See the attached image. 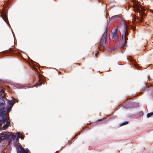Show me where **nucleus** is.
I'll return each mask as SVG.
<instances>
[{
	"label": "nucleus",
	"instance_id": "f257e3e1",
	"mask_svg": "<svg viewBox=\"0 0 153 153\" xmlns=\"http://www.w3.org/2000/svg\"><path fill=\"white\" fill-rule=\"evenodd\" d=\"M120 33L121 37L120 40H123L124 36H126L125 31H126V24L124 21H122L120 24L115 28L114 31L111 33V40L114 42V46L112 48H106L105 50L110 51L112 52H115L117 49V48H120L122 46L119 40V37L117 34V31Z\"/></svg>",
	"mask_w": 153,
	"mask_h": 153
},
{
	"label": "nucleus",
	"instance_id": "f03ea898",
	"mask_svg": "<svg viewBox=\"0 0 153 153\" xmlns=\"http://www.w3.org/2000/svg\"><path fill=\"white\" fill-rule=\"evenodd\" d=\"M30 60L31 61L29 63L30 66L32 70L35 72V75L34 76L35 79L33 80L32 86L29 87L25 85L16 84L13 85L14 87L17 89H22L25 87L29 88L32 87H38L42 85L43 82L44 81V76L39 73L40 70L36 68L37 67L39 68L40 66L38 63L31 59Z\"/></svg>",
	"mask_w": 153,
	"mask_h": 153
},
{
	"label": "nucleus",
	"instance_id": "7ed1b4c3",
	"mask_svg": "<svg viewBox=\"0 0 153 153\" xmlns=\"http://www.w3.org/2000/svg\"><path fill=\"white\" fill-rule=\"evenodd\" d=\"M133 9L136 14L132 17L134 25H131V28L132 30H134L135 29V25L142 24L143 22H144L143 19L146 16V10L149 11L152 13H153V10L145 8L143 6L139 4L135 5L133 7Z\"/></svg>",
	"mask_w": 153,
	"mask_h": 153
},
{
	"label": "nucleus",
	"instance_id": "20e7f679",
	"mask_svg": "<svg viewBox=\"0 0 153 153\" xmlns=\"http://www.w3.org/2000/svg\"><path fill=\"white\" fill-rule=\"evenodd\" d=\"M6 98L3 94L0 95V126H2L3 130L6 129L11 125L10 121L6 117L5 113L7 111V108H5Z\"/></svg>",
	"mask_w": 153,
	"mask_h": 153
},
{
	"label": "nucleus",
	"instance_id": "39448f33",
	"mask_svg": "<svg viewBox=\"0 0 153 153\" xmlns=\"http://www.w3.org/2000/svg\"><path fill=\"white\" fill-rule=\"evenodd\" d=\"M108 31L105 30V35H103L100 40L98 48L99 50L101 51H104L107 48L106 44L107 36L108 35Z\"/></svg>",
	"mask_w": 153,
	"mask_h": 153
},
{
	"label": "nucleus",
	"instance_id": "423d86ee",
	"mask_svg": "<svg viewBox=\"0 0 153 153\" xmlns=\"http://www.w3.org/2000/svg\"><path fill=\"white\" fill-rule=\"evenodd\" d=\"M139 104L136 102H132L130 100H128L124 102L122 106L126 109L130 108H137L139 106Z\"/></svg>",
	"mask_w": 153,
	"mask_h": 153
},
{
	"label": "nucleus",
	"instance_id": "0eeeda50",
	"mask_svg": "<svg viewBox=\"0 0 153 153\" xmlns=\"http://www.w3.org/2000/svg\"><path fill=\"white\" fill-rule=\"evenodd\" d=\"M129 26H126V31H125V33H126V36H124L123 40L121 41V42H120V43L121 45L122 46L120 48H117L118 49L121 48L123 47L125 48L126 46L127 43L126 42V41L128 39V38L127 36H128V31L129 30Z\"/></svg>",
	"mask_w": 153,
	"mask_h": 153
},
{
	"label": "nucleus",
	"instance_id": "6e6552de",
	"mask_svg": "<svg viewBox=\"0 0 153 153\" xmlns=\"http://www.w3.org/2000/svg\"><path fill=\"white\" fill-rule=\"evenodd\" d=\"M25 137V135L22 136L19 132H17L14 135L10 134V141L12 142L13 141L15 140L17 141L19 138L23 140Z\"/></svg>",
	"mask_w": 153,
	"mask_h": 153
},
{
	"label": "nucleus",
	"instance_id": "1a4fd4ad",
	"mask_svg": "<svg viewBox=\"0 0 153 153\" xmlns=\"http://www.w3.org/2000/svg\"><path fill=\"white\" fill-rule=\"evenodd\" d=\"M20 148L18 146L16 147L17 153H30V151L27 148L25 149L22 147L21 144H20Z\"/></svg>",
	"mask_w": 153,
	"mask_h": 153
},
{
	"label": "nucleus",
	"instance_id": "9d476101",
	"mask_svg": "<svg viewBox=\"0 0 153 153\" xmlns=\"http://www.w3.org/2000/svg\"><path fill=\"white\" fill-rule=\"evenodd\" d=\"M129 59H128V58L126 59L128 60L131 63V65H133L134 66V68H136L137 70L140 69V67L138 65L136 61L132 58L130 57Z\"/></svg>",
	"mask_w": 153,
	"mask_h": 153
},
{
	"label": "nucleus",
	"instance_id": "9b49d317",
	"mask_svg": "<svg viewBox=\"0 0 153 153\" xmlns=\"http://www.w3.org/2000/svg\"><path fill=\"white\" fill-rule=\"evenodd\" d=\"M21 51L17 49H14L11 48H10V50L9 51V53L14 55H21L20 53H21Z\"/></svg>",
	"mask_w": 153,
	"mask_h": 153
},
{
	"label": "nucleus",
	"instance_id": "f8f14e48",
	"mask_svg": "<svg viewBox=\"0 0 153 153\" xmlns=\"http://www.w3.org/2000/svg\"><path fill=\"white\" fill-rule=\"evenodd\" d=\"M143 112L142 111H140L138 113L132 114L130 116V118H134L137 119L138 117H140L141 116H143Z\"/></svg>",
	"mask_w": 153,
	"mask_h": 153
},
{
	"label": "nucleus",
	"instance_id": "ddd939ff",
	"mask_svg": "<svg viewBox=\"0 0 153 153\" xmlns=\"http://www.w3.org/2000/svg\"><path fill=\"white\" fill-rule=\"evenodd\" d=\"M1 15L2 16H1V18L4 20V21L6 23L8 26H9V25H10L9 23H8L6 20V19L8 20L7 11H6V10H5L1 14ZM7 20L8 21V20Z\"/></svg>",
	"mask_w": 153,
	"mask_h": 153
},
{
	"label": "nucleus",
	"instance_id": "4468645a",
	"mask_svg": "<svg viewBox=\"0 0 153 153\" xmlns=\"http://www.w3.org/2000/svg\"><path fill=\"white\" fill-rule=\"evenodd\" d=\"M10 134H5L3 136H0V139L2 141L7 140H10Z\"/></svg>",
	"mask_w": 153,
	"mask_h": 153
},
{
	"label": "nucleus",
	"instance_id": "2eb2a0df",
	"mask_svg": "<svg viewBox=\"0 0 153 153\" xmlns=\"http://www.w3.org/2000/svg\"><path fill=\"white\" fill-rule=\"evenodd\" d=\"M109 19L110 20H121V22H122V21H123L121 18L120 17L119 15H116L114 16H112L111 18H109Z\"/></svg>",
	"mask_w": 153,
	"mask_h": 153
},
{
	"label": "nucleus",
	"instance_id": "dca6fc26",
	"mask_svg": "<svg viewBox=\"0 0 153 153\" xmlns=\"http://www.w3.org/2000/svg\"><path fill=\"white\" fill-rule=\"evenodd\" d=\"M112 118V116L111 115L107 117H106L103 118L101 119H98L97 120V122L96 123L97 124H99L98 122H102V121H104V122L105 123H106V120H105L106 119H108L107 120L109 119H111Z\"/></svg>",
	"mask_w": 153,
	"mask_h": 153
},
{
	"label": "nucleus",
	"instance_id": "f3484780",
	"mask_svg": "<svg viewBox=\"0 0 153 153\" xmlns=\"http://www.w3.org/2000/svg\"><path fill=\"white\" fill-rule=\"evenodd\" d=\"M7 101V104L6 105V107H5V108H7V109L8 108H10L11 107V105L13 104V102L11 100L10 101V100L7 99L6 98V101Z\"/></svg>",
	"mask_w": 153,
	"mask_h": 153
},
{
	"label": "nucleus",
	"instance_id": "a211bd4d",
	"mask_svg": "<svg viewBox=\"0 0 153 153\" xmlns=\"http://www.w3.org/2000/svg\"><path fill=\"white\" fill-rule=\"evenodd\" d=\"M92 124H88L86 125V126L85 127H83V129L87 130L88 128H91L92 127Z\"/></svg>",
	"mask_w": 153,
	"mask_h": 153
},
{
	"label": "nucleus",
	"instance_id": "6ab92c4d",
	"mask_svg": "<svg viewBox=\"0 0 153 153\" xmlns=\"http://www.w3.org/2000/svg\"><path fill=\"white\" fill-rule=\"evenodd\" d=\"M129 123V121H125L121 123H120L119 124L120 126H123L124 125H126L128 124Z\"/></svg>",
	"mask_w": 153,
	"mask_h": 153
},
{
	"label": "nucleus",
	"instance_id": "aec40b11",
	"mask_svg": "<svg viewBox=\"0 0 153 153\" xmlns=\"http://www.w3.org/2000/svg\"><path fill=\"white\" fill-rule=\"evenodd\" d=\"M153 112H152L148 113L147 114L146 117L147 118H149V117H151V116H153Z\"/></svg>",
	"mask_w": 153,
	"mask_h": 153
},
{
	"label": "nucleus",
	"instance_id": "412c9836",
	"mask_svg": "<svg viewBox=\"0 0 153 153\" xmlns=\"http://www.w3.org/2000/svg\"><path fill=\"white\" fill-rule=\"evenodd\" d=\"M110 27V26L109 25H107L106 28L105 30L107 31H108L109 28Z\"/></svg>",
	"mask_w": 153,
	"mask_h": 153
},
{
	"label": "nucleus",
	"instance_id": "4be33fe9",
	"mask_svg": "<svg viewBox=\"0 0 153 153\" xmlns=\"http://www.w3.org/2000/svg\"><path fill=\"white\" fill-rule=\"evenodd\" d=\"M77 135H75V136L74 137L72 138V140H73L75 138V139H76L77 138Z\"/></svg>",
	"mask_w": 153,
	"mask_h": 153
},
{
	"label": "nucleus",
	"instance_id": "5701e85b",
	"mask_svg": "<svg viewBox=\"0 0 153 153\" xmlns=\"http://www.w3.org/2000/svg\"><path fill=\"white\" fill-rule=\"evenodd\" d=\"M124 51H125V50L124 49L121 50V53H124Z\"/></svg>",
	"mask_w": 153,
	"mask_h": 153
},
{
	"label": "nucleus",
	"instance_id": "b1692460",
	"mask_svg": "<svg viewBox=\"0 0 153 153\" xmlns=\"http://www.w3.org/2000/svg\"><path fill=\"white\" fill-rule=\"evenodd\" d=\"M3 91H0V95L1 94H2V93H3Z\"/></svg>",
	"mask_w": 153,
	"mask_h": 153
},
{
	"label": "nucleus",
	"instance_id": "393cba45",
	"mask_svg": "<svg viewBox=\"0 0 153 153\" xmlns=\"http://www.w3.org/2000/svg\"><path fill=\"white\" fill-rule=\"evenodd\" d=\"M14 101L15 102L14 103H15L16 102H18V100H17V99H15Z\"/></svg>",
	"mask_w": 153,
	"mask_h": 153
},
{
	"label": "nucleus",
	"instance_id": "a878e982",
	"mask_svg": "<svg viewBox=\"0 0 153 153\" xmlns=\"http://www.w3.org/2000/svg\"><path fill=\"white\" fill-rule=\"evenodd\" d=\"M148 80L149 81H150L151 80L150 76H148Z\"/></svg>",
	"mask_w": 153,
	"mask_h": 153
},
{
	"label": "nucleus",
	"instance_id": "bb28decb",
	"mask_svg": "<svg viewBox=\"0 0 153 153\" xmlns=\"http://www.w3.org/2000/svg\"><path fill=\"white\" fill-rule=\"evenodd\" d=\"M72 141H71L70 142H69L68 143V144L69 145H70L72 143Z\"/></svg>",
	"mask_w": 153,
	"mask_h": 153
},
{
	"label": "nucleus",
	"instance_id": "cd10ccee",
	"mask_svg": "<svg viewBox=\"0 0 153 153\" xmlns=\"http://www.w3.org/2000/svg\"><path fill=\"white\" fill-rule=\"evenodd\" d=\"M12 33H13V37H14V38L15 39V37H14V35L13 34H14L13 32V30L12 29Z\"/></svg>",
	"mask_w": 153,
	"mask_h": 153
},
{
	"label": "nucleus",
	"instance_id": "c85d7f7f",
	"mask_svg": "<svg viewBox=\"0 0 153 153\" xmlns=\"http://www.w3.org/2000/svg\"><path fill=\"white\" fill-rule=\"evenodd\" d=\"M98 1L101 3L102 4L103 3V2H102V1L101 0H98Z\"/></svg>",
	"mask_w": 153,
	"mask_h": 153
},
{
	"label": "nucleus",
	"instance_id": "c756f323",
	"mask_svg": "<svg viewBox=\"0 0 153 153\" xmlns=\"http://www.w3.org/2000/svg\"><path fill=\"white\" fill-rule=\"evenodd\" d=\"M6 50H5V51H6ZM3 51V52H2V54H3V55H2V56H3V55H5V53H4V51Z\"/></svg>",
	"mask_w": 153,
	"mask_h": 153
},
{
	"label": "nucleus",
	"instance_id": "7c9ffc66",
	"mask_svg": "<svg viewBox=\"0 0 153 153\" xmlns=\"http://www.w3.org/2000/svg\"><path fill=\"white\" fill-rule=\"evenodd\" d=\"M96 53L95 54V56H96L98 54V51H96Z\"/></svg>",
	"mask_w": 153,
	"mask_h": 153
},
{
	"label": "nucleus",
	"instance_id": "2f4dec72",
	"mask_svg": "<svg viewBox=\"0 0 153 153\" xmlns=\"http://www.w3.org/2000/svg\"><path fill=\"white\" fill-rule=\"evenodd\" d=\"M7 54H9V53H8V54H5V55H3V56H5L7 55Z\"/></svg>",
	"mask_w": 153,
	"mask_h": 153
},
{
	"label": "nucleus",
	"instance_id": "473e14b6",
	"mask_svg": "<svg viewBox=\"0 0 153 153\" xmlns=\"http://www.w3.org/2000/svg\"><path fill=\"white\" fill-rule=\"evenodd\" d=\"M83 130H82V131H81L80 132H81V133H83Z\"/></svg>",
	"mask_w": 153,
	"mask_h": 153
},
{
	"label": "nucleus",
	"instance_id": "72a5a7b5",
	"mask_svg": "<svg viewBox=\"0 0 153 153\" xmlns=\"http://www.w3.org/2000/svg\"><path fill=\"white\" fill-rule=\"evenodd\" d=\"M152 87H153V85L152 86Z\"/></svg>",
	"mask_w": 153,
	"mask_h": 153
},
{
	"label": "nucleus",
	"instance_id": "f704fd0d",
	"mask_svg": "<svg viewBox=\"0 0 153 153\" xmlns=\"http://www.w3.org/2000/svg\"><path fill=\"white\" fill-rule=\"evenodd\" d=\"M120 108V107H119V108Z\"/></svg>",
	"mask_w": 153,
	"mask_h": 153
}]
</instances>
